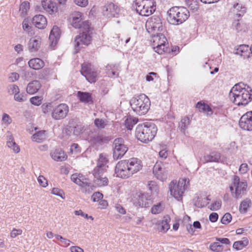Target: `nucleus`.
<instances>
[{"label": "nucleus", "mask_w": 252, "mask_h": 252, "mask_svg": "<svg viewBox=\"0 0 252 252\" xmlns=\"http://www.w3.org/2000/svg\"><path fill=\"white\" fill-rule=\"evenodd\" d=\"M158 129L154 123L147 122L138 125L136 129V136L143 143L152 141L155 137Z\"/></svg>", "instance_id": "7ed1b4c3"}, {"label": "nucleus", "mask_w": 252, "mask_h": 252, "mask_svg": "<svg viewBox=\"0 0 252 252\" xmlns=\"http://www.w3.org/2000/svg\"><path fill=\"white\" fill-rule=\"evenodd\" d=\"M189 16V12L186 7L173 6L167 11V20L170 24L179 25L185 22Z\"/></svg>", "instance_id": "f03ea898"}, {"label": "nucleus", "mask_w": 252, "mask_h": 252, "mask_svg": "<svg viewBox=\"0 0 252 252\" xmlns=\"http://www.w3.org/2000/svg\"><path fill=\"white\" fill-rule=\"evenodd\" d=\"M69 112V107L65 103H61L52 110V118L55 120H60L65 118Z\"/></svg>", "instance_id": "2eb2a0df"}, {"label": "nucleus", "mask_w": 252, "mask_h": 252, "mask_svg": "<svg viewBox=\"0 0 252 252\" xmlns=\"http://www.w3.org/2000/svg\"><path fill=\"white\" fill-rule=\"evenodd\" d=\"M221 206V201L220 200H217L210 204L208 207L212 211H217L219 210Z\"/></svg>", "instance_id": "3c124183"}, {"label": "nucleus", "mask_w": 252, "mask_h": 252, "mask_svg": "<svg viewBox=\"0 0 252 252\" xmlns=\"http://www.w3.org/2000/svg\"><path fill=\"white\" fill-rule=\"evenodd\" d=\"M51 193L56 196H60L62 199H64V193L63 191L60 189L57 188H54L51 191Z\"/></svg>", "instance_id": "603ef678"}, {"label": "nucleus", "mask_w": 252, "mask_h": 252, "mask_svg": "<svg viewBox=\"0 0 252 252\" xmlns=\"http://www.w3.org/2000/svg\"><path fill=\"white\" fill-rule=\"evenodd\" d=\"M240 127L248 131H252V111L247 112L240 119Z\"/></svg>", "instance_id": "f3484780"}, {"label": "nucleus", "mask_w": 252, "mask_h": 252, "mask_svg": "<svg viewBox=\"0 0 252 252\" xmlns=\"http://www.w3.org/2000/svg\"><path fill=\"white\" fill-rule=\"evenodd\" d=\"M247 187V182H240L239 177L234 176L233 184L229 187L231 195L236 199L241 198L246 190Z\"/></svg>", "instance_id": "6e6552de"}, {"label": "nucleus", "mask_w": 252, "mask_h": 252, "mask_svg": "<svg viewBox=\"0 0 252 252\" xmlns=\"http://www.w3.org/2000/svg\"><path fill=\"white\" fill-rule=\"evenodd\" d=\"M251 54L249 46L245 44L239 46L235 52V54L240 55L244 59L249 58Z\"/></svg>", "instance_id": "393cba45"}, {"label": "nucleus", "mask_w": 252, "mask_h": 252, "mask_svg": "<svg viewBox=\"0 0 252 252\" xmlns=\"http://www.w3.org/2000/svg\"><path fill=\"white\" fill-rule=\"evenodd\" d=\"M137 122L138 120L136 119L127 118L125 121V126L127 129L131 130Z\"/></svg>", "instance_id": "de8ad7c7"}, {"label": "nucleus", "mask_w": 252, "mask_h": 252, "mask_svg": "<svg viewBox=\"0 0 252 252\" xmlns=\"http://www.w3.org/2000/svg\"><path fill=\"white\" fill-rule=\"evenodd\" d=\"M89 31H80L79 35L76 36L74 40V48L75 53L79 52L82 45H88L90 43L91 36L89 34Z\"/></svg>", "instance_id": "4468645a"}, {"label": "nucleus", "mask_w": 252, "mask_h": 252, "mask_svg": "<svg viewBox=\"0 0 252 252\" xmlns=\"http://www.w3.org/2000/svg\"><path fill=\"white\" fill-rule=\"evenodd\" d=\"M37 181L40 185L43 187H46L48 185L47 179L42 175H39L38 177Z\"/></svg>", "instance_id": "13d9d810"}, {"label": "nucleus", "mask_w": 252, "mask_h": 252, "mask_svg": "<svg viewBox=\"0 0 252 252\" xmlns=\"http://www.w3.org/2000/svg\"><path fill=\"white\" fill-rule=\"evenodd\" d=\"M249 244L248 239L245 237L243 238L241 241H236L233 245V248L237 251L242 250L244 248L246 247Z\"/></svg>", "instance_id": "c9c22d12"}, {"label": "nucleus", "mask_w": 252, "mask_h": 252, "mask_svg": "<svg viewBox=\"0 0 252 252\" xmlns=\"http://www.w3.org/2000/svg\"><path fill=\"white\" fill-rule=\"evenodd\" d=\"M28 64L29 66L34 70H38L44 66V62L39 58H34L31 59Z\"/></svg>", "instance_id": "c85d7f7f"}, {"label": "nucleus", "mask_w": 252, "mask_h": 252, "mask_svg": "<svg viewBox=\"0 0 252 252\" xmlns=\"http://www.w3.org/2000/svg\"><path fill=\"white\" fill-rule=\"evenodd\" d=\"M146 27L155 32H160L162 31L163 26L160 19L158 17H152L148 20Z\"/></svg>", "instance_id": "6ab92c4d"}, {"label": "nucleus", "mask_w": 252, "mask_h": 252, "mask_svg": "<svg viewBox=\"0 0 252 252\" xmlns=\"http://www.w3.org/2000/svg\"><path fill=\"white\" fill-rule=\"evenodd\" d=\"M196 108H198L199 111L202 112H206V108H209V106L201 102H198L196 105Z\"/></svg>", "instance_id": "052dcab7"}, {"label": "nucleus", "mask_w": 252, "mask_h": 252, "mask_svg": "<svg viewBox=\"0 0 252 252\" xmlns=\"http://www.w3.org/2000/svg\"><path fill=\"white\" fill-rule=\"evenodd\" d=\"M8 92L10 94H15L17 93H19V89L17 85H10L8 86Z\"/></svg>", "instance_id": "bf43d9fd"}, {"label": "nucleus", "mask_w": 252, "mask_h": 252, "mask_svg": "<svg viewBox=\"0 0 252 252\" xmlns=\"http://www.w3.org/2000/svg\"><path fill=\"white\" fill-rule=\"evenodd\" d=\"M240 173H247L249 170L248 165L247 163H242L239 167Z\"/></svg>", "instance_id": "774afa93"}, {"label": "nucleus", "mask_w": 252, "mask_h": 252, "mask_svg": "<svg viewBox=\"0 0 252 252\" xmlns=\"http://www.w3.org/2000/svg\"><path fill=\"white\" fill-rule=\"evenodd\" d=\"M238 146L235 142H230L225 148V150L230 153L235 154L237 151Z\"/></svg>", "instance_id": "37998d69"}, {"label": "nucleus", "mask_w": 252, "mask_h": 252, "mask_svg": "<svg viewBox=\"0 0 252 252\" xmlns=\"http://www.w3.org/2000/svg\"><path fill=\"white\" fill-rule=\"evenodd\" d=\"M22 27L23 29L29 34H32V33L30 32V30L32 29V27L29 25V22L27 19H25L23 20L22 23Z\"/></svg>", "instance_id": "4d7b16f0"}, {"label": "nucleus", "mask_w": 252, "mask_h": 252, "mask_svg": "<svg viewBox=\"0 0 252 252\" xmlns=\"http://www.w3.org/2000/svg\"><path fill=\"white\" fill-rule=\"evenodd\" d=\"M220 154L217 152H212L210 154H205L203 157L204 161L208 162L221 161Z\"/></svg>", "instance_id": "cd10ccee"}, {"label": "nucleus", "mask_w": 252, "mask_h": 252, "mask_svg": "<svg viewBox=\"0 0 252 252\" xmlns=\"http://www.w3.org/2000/svg\"><path fill=\"white\" fill-rule=\"evenodd\" d=\"M232 220V216L229 213L225 214L221 219V222L222 224H227L229 223Z\"/></svg>", "instance_id": "5fc2aeb1"}, {"label": "nucleus", "mask_w": 252, "mask_h": 252, "mask_svg": "<svg viewBox=\"0 0 252 252\" xmlns=\"http://www.w3.org/2000/svg\"><path fill=\"white\" fill-rule=\"evenodd\" d=\"M42 5L44 9L49 14H55L58 11L56 3L50 0H42Z\"/></svg>", "instance_id": "4be33fe9"}, {"label": "nucleus", "mask_w": 252, "mask_h": 252, "mask_svg": "<svg viewBox=\"0 0 252 252\" xmlns=\"http://www.w3.org/2000/svg\"><path fill=\"white\" fill-rule=\"evenodd\" d=\"M103 174L101 175L100 174L94 175V183L98 187H102L106 186L108 183V179L106 177H102Z\"/></svg>", "instance_id": "72a5a7b5"}, {"label": "nucleus", "mask_w": 252, "mask_h": 252, "mask_svg": "<svg viewBox=\"0 0 252 252\" xmlns=\"http://www.w3.org/2000/svg\"><path fill=\"white\" fill-rule=\"evenodd\" d=\"M50 156L53 159L57 161H62L67 158V155L61 149H56L50 153Z\"/></svg>", "instance_id": "5701e85b"}, {"label": "nucleus", "mask_w": 252, "mask_h": 252, "mask_svg": "<svg viewBox=\"0 0 252 252\" xmlns=\"http://www.w3.org/2000/svg\"><path fill=\"white\" fill-rule=\"evenodd\" d=\"M94 124L98 128H103L107 124L106 120L97 118L95 119Z\"/></svg>", "instance_id": "8fccbe9b"}, {"label": "nucleus", "mask_w": 252, "mask_h": 252, "mask_svg": "<svg viewBox=\"0 0 252 252\" xmlns=\"http://www.w3.org/2000/svg\"><path fill=\"white\" fill-rule=\"evenodd\" d=\"M46 138V131L45 130H40L36 132L32 136V140L33 141L41 143L44 141Z\"/></svg>", "instance_id": "473e14b6"}, {"label": "nucleus", "mask_w": 252, "mask_h": 252, "mask_svg": "<svg viewBox=\"0 0 252 252\" xmlns=\"http://www.w3.org/2000/svg\"><path fill=\"white\" fill-rule=\"evenodd\" d=\"M252 204L251 200L249 198H246L243 200L239 206V210L241 213H246L248 209L251 207Z\"/></svg>", "instance_id": "f704fd0d"}, {"label": "nucleus", "mask_w": 252, "mask_h": 252, "mask_svg": "<svg viewBox=\"0 0 252 252\" xmlns=\"http://www.w3.org/2000/svg\"><path fill=\"white\" fill-rule=\"evenodd\" d=\"M91 142L94 145L102 144L103 142V137L101 135H96L91 140Z\"/></svg>", "instance_id": "864d4df0"}, {"label": "nucleus", "mask_w": 252, "mask_h": 252, "mask_svg": "<svg viewBox=\"0 0 252 252\" xmlns=\"http://www.w3.org/2000/svg\"><path fill=\"white\" fill-rule=\"evenodd\" d=\"M164 209L163 205L161 203H158L154 205L151 208V211L153 214H158L160 213Z\"/></svg>", "instance_id": "79ce46f5"}, {"label": "nucleus", "mask_w": 252, "mask_h": 252, "mask_svg": "<svg viewBox=\"0 0 252 252\" xmlns=\"http://www.w3.org/2000/svg\"><path fill=\"white\" fill-rule=\"evenodd\" d=\"M120 11V9L118 6L112 2H108L102 8L103 15L108 18L118 17Z\"/></svg>", "instance_id": "dca6fc26"}, {"label": "nucleus", "mask_w": 252, "mask_h": 252, "mask_svg": "<svg viewBox=\"0 0 252 252\" xmlns=\"http://www.w3.org/2000/svg\"><path fill=\"white\" fill-rule=\"evenodd\" d=\"M115 209L119 213L124 215L126 214V211L125 209L119 204H116L115 206Z\"/></svg>", "instance_id": "0e129e2a"}, {"label": "nucleus", "mask_w": 252, "mask_h": 252, "mask_svg": "<svg viewBox=\"0 0 252 252\" xmlns=\"http://www.w3.org/2000/svg\"><path fill=\"white\" fill-rule=\"evenodd\" d=\"M170 220L169 216H166L164 217L163 219L158 223V230L163 233L167 232L170 227V225L169 224Z\"/></svg>", "instance_id": "bb28decb"}, {"label": "nucleus", "mask_w": 252, "mask_h": 252, "mask_svg": "<svg viewBox=\"0 0 252 252\" xmlns=\"http://www.w3.org/2000/svg\"><path fill=\"white\" fill-rule=\"evenodd\" d=\"M77 94L80 100L83 102L89 103L92 100L91 95L89 93L79 91Z\"/></svg>", "instance_id": "4c0bfd02"}, {"label": "nucleus", "mask_w": 252, "mask_h": 252, "mask_svg": "<svg viewBox=\"0 0 252 252\" xmlns=\"http://www.w3.org/2000/svg\"><path fill=\"white\" fill-rule=\"evenodd\" d=\"M132 110L139 116L144 115L150 109L151 101L144 94L134 95L130 100Z\"/></svg>", "instance_id": "20e7f679"}, {"label": "nucleus", "mask_w": 252, "mask_h": 252, "mask_svg": "<svg viewBox=\"0 0 252 252\" xmlns=\"http://www.w3.org/2000/svg\"><path fill=\"white\" fill-rule=\"evenodd\" d=\"M108 161V160L106 154H100L97 166L94 170V173H103L107 172L108 167L107 165Z\"/></svg>", "instance_id": "a211bd4d"}, {"label": "nucleus", "mask_w": 252, "mask_h": 252, "mask_svg": "<svg viewBox=\"0 0 252 252\" xmlns=\"http://www.w3.org/2000/svg\"><path fill=\"white\" fill-rule=\"evenodd\" d=\"M32 24L39 29H44L47 24V19L42 15H36L32 19Z\"/></svg>", "instance_id": "412c9836"}, {"label": "nucleus", "mask_w": 252, "mask_h": 252, "mask_svg": "<svg viewBox=\"0 0 252 252\" xmlns=\"http://www.w3.org/2000/svg\"><path fill=\"white\" fill-rule=\"evenodd\" d=\"M74 3L78 6L84 7L88 4V0H73Z\"/></svg>", "instance_id": "e2e57ef3"}, {"label": "nucleus", "mask_w": 252, "mask_h": 252, "mask_svg": "<svg viewBox=\"0 0 252 252\" xmlns=\"http://www.w3.org/2000/svg\"><path fill=\"white\" fill-rule=\"evenodd\" d=\"M229 97L235 105H246L252 100V89L247 85L238 83L232 88Z\"/></svg>", "instance_id": "f257e3e1"}, {"label": "nucleus", "mask_w": 252, "mask_h": 252, "mask_svg": "<svg viewBox=\"0 0 252 252\" xmlns=\"http://www.w3.org/2000/svg\"><path fill=\"white\" fill-rule=\"evenodd\" d=\"M210 199L207 197H198L194 201V205L198 208H202L209 203Z\"/></svg>", "instance_id": "ea45409f"}, {"label": "nucleus", "mask_w": 252, "mask_h": 252, "mask_svg": "<svg viewBox=\"0 0 252 252\" xmlns=\"http://www.w3.org/2000/svg\"><path fill=\"white\" fill-rule=\"evenodd\" d=\"M107 68V73L108 75L111 77H115L118 76L119 72L117 69L115 68V66L112 67L111 65L108 66Z\"/></svg>", "instance_id": "49530a36"}, {"label": "nucleus", "mask_w": 252, "mask_h": 252, "mask_svg": "<svg viewBox=\"0 0 252 252\" xmlns=\"http://www.w3.org/2000/svg\"><path fill=\"white\" fill-rule=\"evenodd\" d=\"M81 73L90 83H94L97 79L99 73L94 68H92L91 64L83 63L82 65Z\"/></svg>", "instance_id": "ddd939ff"}, {"label": "nucleus", "mask_w": 252, "mask_h": 252, "mask_svg": "<svg viewBox=\"0 0 252 252\" xmlns=\"http://www.w3.org/2000/svg\"><path fill=\"white\" fill-rule=\"evenodd\" d=\"M70 151L72 154L80 152L79 145L76 143L72 144L70 148Z\"/></svg>", "instance_id": "69168bd1"}, {"label": "nucleus", "mask_w": 252, "mask_h": 252, "mask_svg": "<svg viewBox=\"0 0 252 252\" xmlns=\"http://www.w3.org/2000/svg\"><path fill=\"white\" fill-rule=\"evenodd\" d=\"M71 180L78 185L82 192L89 194L94 189L95 187L88 182V179L83 174H71Z\"/></svg>", "instance_id": "0eeeda50"}, {"label": "nucleus", "mask_w": 252, "mask_h": 252, "mask_svg": "<svg viewBox=\"0 0 252 252\" xmlns=\"http://www.w3.org/2000/svg\"><path fill=\"white\" fill-rule=\"evenodd\" d=\"M129 161L126 160L119 161L115 167V173H120L122 172L128 171Z\"/></svg>", "instance_id": "7c9ffc66"}, {"label": "nucleus", "mask_w": 252, "mask_h": 252, "mask_svg": "<svg viewBox=\"0 0 252 252\" xmlns=\"http://www.w3.org/2000/svg\"><path fill=\"white\" fill-rule=\"evenodd\" d=\"M141 161L136 158H132L129 159L128 171L131 173H136L142 169Z\"/></svg>", "instance_id": "b1692460"}, {"label": "nucleus", "mask_w": 252, "mask_h": 252, "mask_svg": "<svg viewBox=\"0 0 252 252\" xmlns=\"http://www.w3.org/2000/svg\"><path fill=\"white\" fill-rule=\"evenodd\" d=\"M210 249L214 252H221L223 250V246L218 242H214L209 246Z\"/></svg>", "instance_id": "a18cd8bd"}, {"label": "nucleus", "mask_w": 252, "mask_h": 252, "mask_svg": "<svg viewBox=\"0 0 252 252\" xmlns=\"http://www.w3.org/2000/svg\"><path fill=\"white\" fill-rule=\"evenodd\" d=\"M22 233V230L20 229H13L11 233L10 236L12 238H15L16 236L21 235Z\"/></svg>", "instance_id": "338daca9"}, {"label": "nucleus", "mask_w": 252, "mask_h": 252, "mask_svg": "<svg viewBox=\"0 0 252 252\" xmlns=\"http://www.w3.org/2000/svg\"><path fill=\"white\" fill-rule=\"evenodd\" d=\"M41 39L36 36L31 38L28 43V48L30 52H34L40 48Z\"/></svg>", "instance_id": "a878e982"}, {"label": "nucleus", "mask_w": 252, "mask_h": 252, "mask_svg": "<svg viewBox=\"0 0 252 252\" xmlns=\"http://www.w3.org/2000/svg\"><path fill=\"white\" fill-rule=\"evenodd\" d=\"M11 139H9V140L7 142V146L10 148H11L13 151L16 153H18L20 152V148L16 144V143L13 141V140L12 139L11 140H10Z\"/></svg>", "instance_id": "09e8293b"}, {"label": "nucleus", "mask_w": 252, "mask_h": 252, "mask_svg": "<svg viewBox=\"0 0 252 252\" xmlns=\"http://www.w3.org/2000/svg\"><path fill=\"white\" fill-rule=\"evenodd\" d=\"M149 189L152 194H157L158 192V187L154 181H150L148 183Z\"/></svg>", "instance_id": "c03bdc74"}, {"label": "nucleus", "mask_w": 252, "mask_h": 252, "mask_svg": "<svg viewBox=\"0 0 252 252\" xmlns=\"http://www.w3.org/2000/svg\"><path fill=\"white\" fill-rule=\"evenodd\" d=\"M30 9V3L28 1L23 2L19 8L20 15L24 17L27 15V12Z\"/></svg>", "instance_id": "58836bf2"}, {"label": "nucleus", "mask_w": 252, "mask_h": 252, "mask_svg": "<svg viewBox=\"0 0 252 252\" xmlns=\"http://www.w3.org/2000/svg\"><path fill=\"white\" fill-rule=\"evenodd\" d=\"M124 143V141L122 138H116L114 141L113 157L114 159L121 158L127 151L128 148Z\"/></svg>", "instance_id": "9b49d317"}, {"label": "nucleus", "mask_w": 252, "mask_h": 252, "mask_svg": "<svg viewBox=\"0 0 252 252\" xmlns=\"http://www.w3.org/2000/svg\"><path fill=\"white\" fill-rule=\"evenodd\" d=\"M103 195L100 192H94L91 196L93 202H98L103 198Z\"/></svg>", "instance_id": "6e6d98bb"}, {"label": "nucleus", "mask_w": 252, "mask_h": 252, "mask_svg": "<svg viewBox=\"0 0 252 252\" xmlns=\"http://www.w3.org/2000/svg\"><path fill=\"white\" fill-rule=\"evenodd\" d=\"M41 87L38 81L34 80L29 83L27 87V92L29 94H34L36 93Z\"/></svg>", "instance_id": "c756f323"}, {"label": "nucleus", "mask_w": 252, "mask_h": 252, "mask_svg": "<svg viewBox=\"0 0 252 252\" xmlns=\"http://www.w3.org/2000/svg\"><path fill=\"white\" fill-rule=\"evenodd\" d=\"M132 201L136 207L147 208L151 203V196L148 193L136 192L132 199Z\"/></svg>", "instance_id": "f8f14e48"}, {"label": "nucleus", "mask_w": 252, "mask_h": 252, "mask_svg": "<svg viewBox=\"0 0 252 252\" xmlns=\"http://www.w3.org/2000/svg\"><path fill=\"white\" fill-rule=\"evenodd\" d=\"M246 8L242 4L238 2L234 4L232 11L236 14V16L240 17L246 12Z\"/></svg>", "instance_id": "2f4dec72"}, {"label": "nucleus", "mask_w": 252, "mask_h": 252, "mask_svg": "<svg viewBox=\"0 0 252 252\" xmlns=\"http://www.w3.org/2000/svg\"><path fill=\"white\" fill-rule=\"evenodd\" d=\"M60 30L56 26H54L49 35V40L50 41V46L54 48L58 43L60 37Z\"/></svg>", "instance_id": "aec40b11"}, {"label": "nucleus", "mask_w": 252, "mask_h": 252, "mask_svg": "<svg viewBox=\"0 0 252 252\" xmlns=\"http://www.w3.org/2000/svg\"><path fill=\"white\" fill-rule=\"evenodd\" d=\"M186 5L193 11H196L199 8L198 0H185Z\"/></svg>", "instance_id": "a19ab883"}, {"label": "nucleus", "mask_w": 252, "mask_h": 252, "mask_svg": "<svg viewBox=\"0 0 252 252\" xmlns=\"http://www.w3.org/2000/svg\"><path fill=\"white\" fill-rule=\"evenodd\" d=\"M71 25L76 29H79L80 31H89L91 29L88 21H83V14L78 11L74 12L71 15Z\"/></svg>", "instance_id": "9d476101"}, {"label": "nucleus", "mask_w": 252, "mask_h": 252, "mask_svg": "<svg viewBox=\"0 0 252 252\" xmlns=\"http://www.w3.org/2000/svg\"><path fill=\"white\" fill-rule=\"evenodd\" d=\"M133 6L138 13L143 16L151 15L156 10L154 0H135Z\"/></svg>", "instance_id": "423d86ee"}, {"label": "nucleus", "mask_w": 252, "mask_h": 252, "mask_svg": "<svg viewBox=\"0 0 252 252\" xmlns=\"http://www.w3.org/2000/svg\"><path fill=\"white\" fill-rule=\"evenodd\" d=\"M30 102L34 105L38 106L41 103V99L39 96H34L31 98Z\"/></svg>", "instance_id": "680f3d73"}, {"label": "nucleus", "mask_w": 252, "mask_h": 252, "mask_svg": "<svg viewBox=\"0 0 252 252\" xmlns=\"http://www.w3.org/2000/svg\"><path fill=\"white\" fill-rule=\"evenodd\" d=\"M155 51L161 55L167 50V39L164 35L161 33H157L152 36Z\"/></svg>", "instance_id": "1a4fd4ad"}, {"label": "nucleus", "mask_w": 252, "mask_h": 252, "mask_svg": "<svg viewBox=\"0 0 252 252\" xmlns=\"http://www.w3.org/2000/svg\"><path fill=\"white\" fill-rule=\"evenodd\" d=\"M190 120L188 117H185L181 119L179 123V128L182 132L185 133L186 129L190 125Z\"/></svg>", "instance_id": "e433bc0d"}, {"label": "nucleus", "mask_w": 252, "mask_h": 252, "mask_svg": "<svg viewBox=\"0 0 252 252\" xmlns=\"http://www.w3.org/2000/svg\"><path fill=\"white\" fill-rule=\"evenodd\" d=\"M189 180L187 178H180L178 183L172 181L169 187L170 194L177 200H182L185 191L189 188Z\"/></svg>", "instance_id": "39448f33"}]
</instances>
